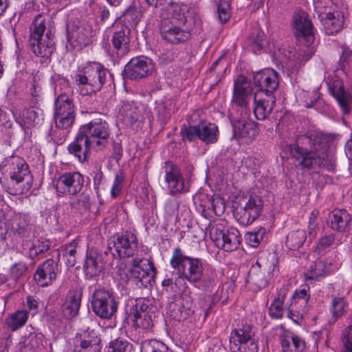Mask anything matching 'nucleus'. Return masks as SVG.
I'll list each match as a JSON object with an SVG mask.
<instances>
[{
    "label": "nucleus",
    "instance_id": "43",
    "mask_svg": "<svg viewBox=\"0 0 352 352\" xmlns=\"http://www.w3.org/2000/svg\"><path fill=\"white\" fill-rule=\"evenodd\" d=\"M331 95L338 101L342 110L347 113L349 110L350 96L344 89V87L340 84H334L330 89Z\"/></svg>",
    "mask_w": 352,
    "mask_h": 352
},
{
    "label": "nucleus",
    "instance_id": "15",
    "mask_svg": "<svg viewBox=\"0 0 352 352\" xmlns=\"http://www.w3.org/2000/svg\"><path fill=\"white\" fill-rule=\"evenodd\" d=\"M68 42L74 48L81 50L91 42V38L95 36L92 25L87 23L80 24H68L67 26Z\"/></svg>",
    "mask_w": 352,
    "mask_h": 352
},
{
    "label": "nucleus",
    "instance_id": "64",
    "mask_svg": "<svg viewBox=\"0 0 352 352\" xmlns=\"http://www.w3.org/2000/svg\"><path fill=\"white\" fill-rule=\"evenodd\" d=\"M341 342L342 352H352V325L347 326L342 331Z\"/></svg>",
    "mask_w": 352,
    "mask_h": 352
},
{
    "label": "nucleus",
    "instance_id": "38",
    "mask_svg": "<svg viewBox=\"0 0 352 352\" xmlns=\"http://www.w3.org/2000/svg\"><path fill=\"white\" fill-rule=\"evenodd\" d=\"M41 116V113L33 108L24 109L16 120L22 127L30 129L39 124L43 119Z\"/></svg>",
    "mask_w": 352,
    "mask_h": 352
},
{
    "label": "nucleus",
    "instance_id": "44",
    "mask_svg": "<svg viewBox=\"0 0 352 352\" xmlns=\"http://www.w3.org/2000/svg\"><path fill=\"white\" fill-rule=\"evenodd\" d=\"M76 112V107L72 96L62 95L57 97L54 102V113Z\"/></svg>",
    "mask_w": 352,
    "mask_h": 352
},
{
    "label": "nucleus",
    "instance_id": "37",
    "mask_svg": "<svg viewBox=\"0 0 352 352\" xmlns=\"http://www.w3.org/2000/svg\"><path fill=\"white\" fill-rule=\"evenodd\" d=\"M199 140L206 144H214L219 138L218 126L210 122H201L198 124Z\"/></svg>",
    "mask_w": 352,
    "mask_h": 352
},
{
    "label": "nucleus",
    "instance_id": "53",
    "mask_svg": "<svg viewBox=\"0 0 352 352\" xmlns=\"http://www.w3.org/2000/svg\"><path fill=\"white\" fill-rule=\"evenodd\" d=\"M73 210L80 214L87 213L90 208L89 197L85 193L80 194L76 199L70 201Z\"/></svg>",
    "mask_w": 352,
    "mask_h": 352
},
{
    "label": "nucleus",
    "instance_id": "40",
    "mask_svg": "<svg viewBox=\"0 0 352 352\" xmlns=\"http://www.w3.org/2000/svg\"><path fill=\"white\" fill-rule=\"evenodd\" d=\"M344 17L339 13L336 16L334 13H328L322 20L325 33L331 35L340 31L344 25Z\"/></svg>",
    "mask_w": 352,
    "mask_h": 352
},
{
    "label": "nucleus",
    "instance_id": "19",
    "mask_svg": "<svg viewBox=\"0 0 352 352\" xmlns=\"http://www.w3.org/2000/svg\"><path fill=\"white\" fill-rule=\"evenodd\" d=\"M170 22L193 28L195 23V10L187 4L170 1L168 5Z\"/></svg>",
    "mask_w": 352,
    "mask_h": 352
},
{
    "label": "nucleus",
    "instance_id": "35",
    "mask_svg": "<svg viewBox=\"0 0 352 352\" xmlns=\"http://www.w3.org/2000/svg\"><path fill=\"white\" fill-rule=\"evenodd\" d=\"M119 113L124 122L131 126H139L143 120L140 110L133 102H124L120 109Z\"/></svg>",
    "mask_w": 352,
    "mask_h": 352
},
{
    "label": "nucleus",
    "instance_id": "6",
    "mask_svg": "<svg viewBox=\"0 0 352 352\" xmlns=\"http://www.w3.org/2000/svg\"><path fill=\"white\" fill-rule=\"evenodd\" d=\"M118 302L111 289L104 287L95 290L92 295L91 308L102 319H110L117 312Z\"/></svg>",
    "mask_w": 352,
    "mask_h": 352
},
{
    "label": "nucleus",
    "instance_id": "7",
    "mask_svg": "<svg viewBox=\"0 0 352 352\" xmlns=\"http://www.w3.org/2000/svg\"><path fill=\"white\" fill-rule=\"evenodd\" d=\"M79 129L87 135L96 151H103L109 144L110 129L108 123L101 118H95Z\"/></svg>",
    "mask_w": 352,
    "mask_h": 352
},
{
    "label": "nucleus",
    "instance_id": "18",
    "mask_svg": "<svg viewBox=\"0 0 352 352\" xmlns=\"http://www.w3.org/2000/svg\"><path fill=\"white\" fill-rule=\"evenodd\" d=\"M253 82L254 85L258 88L256 94H274L279 84L278 74L272 69H264L254 74Z\"/></svg>",
    "mask_w": 352,
    "mask_h": 352
},
{
    "label": "nucleus",
    "instance_id": "1",
    "mask_svg": "<svg viewBox=\"0 0 352 352\" xmlns=\"http://www.w3.org/2000/svg\"><path fill=\"white\" fill-rule=\"evenodd\" d=\"M109 72L98 62H88L78 67L74 77L75 85L82 96L91 95L101 90L107 82Z\"/></svg>",
    "mask_w": 352,
    "mask_h": 352
},
{
    "label": "nucleus",
    "instance_id": "22",
    "mask_svg": "<svg viewBox=\"0 0 352 352\" xmlns=\"http://www.w3.org/2000/svg\"><path fill=\"white\" fill-rule=\"evenodd\" d=\"M60 272L57 262L48 258L40 264L34 274V280L42 287L51 285L56 279Z\"/></svg>",
    "mask_w": 352,
    "mask_h": 352
},
{
    "label": "nucleus",
    "instance_id": "11",
    "mask_svg": "<svg viewBox=\"0 0 352 352\" xmlns=\"http://www.w3.org/2000/svg\"><path fill=\"white\" fill-rule=\"evenodd\" d=\"M276 266L273 264L262 265L259 261L252 265L247 278V283L254 292L264 289L268 285L269 280L273 276Z\"/></svg>",
    "mask_w": 352,
    "mask_h": 352
},
{
    "label": "nucleus",
    "instance_id": "2",
    "mask_svg": "<svg viewBox=\"0 0 352 352\" xmlns=\"http://www.w3.org/2000/svg\"><path fill=\"white\" fill-rule=\"evenodd\" d=\"M0 169L7 173L12 182L19 185L17 188H8L6 191L9 194H25L32 188V176L28 164L22 157L14 155L6 157L0 164Z\"/></svg>",
    "mask_w": 352,
    "mask_h": 352
},
{
    "label": "nucleus",
    "instance_id": "34",
    "mask_svg": "<svg viewBox=\"0 0 352 352\" xmlns=\"http://www.w3.org/2000/svg\"><path fill=\"white\" fill-rule=\"evenodd\" d=\"M330 227L332 230L340 232H346L349 230L351 221V214L345 210L335 209L329 217Z\"/></svg>",
    "mask_w": 352,
    "mask_h": 352
},
{
    "label": "nucleus",
    "instance_id": "57",
    "mask_svg": "<svg viewBox=\"0 0 352 352\" xmlns=\"http://www.w3.org/2000/svg\"><path fill=\"white\" fill-rule=\"evenodd\" d=\"M51 247V242L48 239H39L36 243L33 244L29 249V257L34 259L41 254L47 252Z\"/></svg>",
    "mask_w": 352,
    "mask_h": 352
},
{
    "label": "nucleus",
    "instance_id": "27",
    "mask_svg": "<svg viewBox=\"0 0 352 352\" xmlns=\"http://www.w3.org/2000/svg\"><path fill=\"white\" fill-rule=\"evenodd\" d=\"M148 309V305L144 303V299L136 300L129 314V318L133 321L134 326L144 329H148L152 326L151 317L147 314Z\"/></svg>",
    "mask_w": 352,
    "mask_h": 352
},
{
    "label": "nucleus",
    "instance_id": "10",
    "mask_svg": "<svg viewBox=\"0 0 352 352\" xmlns=\"http://www.w3.org/2000/svg\"><path fill=\"white\" fill-rule=\"evenodd\" d=\"M164 173V179L167 184L168 193L176 196L189 192L190 184L189 181H185L182 173L177 165L171 161L164 162L162 166Z\"/></svg>",
    "mask_w": 352,
    "mask_h": 352
},
{
    "label": "nucleus",
    "instance_id": "54",
    "mask_svg": "<svg viewBox=\"0 0 352 352\" xmlns=\"http://www.w3.org/2000/svg\"><path fill=\"white\" fill-rule=\"evenodd\" d=\"M332 300L330 305V311L332 314V317L337 320L344 314V308L346 306V302L343 297L331 296Z\"/></svg>",
    "mask_w": 352,
    "mask_h": 352
},
{
    "label": "nucleus",
    "instance_id": "45",
    "mask_svg": "<svg viewBox=\"0 0 352 352\" xmlns=\"http://www.w3.org/2000/svg\"><path fill=\"white\" fill-rule=\"evenodd\" d=\"M197 283L205 291L212 292L217 283V274L212 267L203 270V276Z\"/></svg>",
    "mask_w": 352,
    "mask_h": 352
},
{
    "label": "nucleus",
    "instance_id": "5",
    "mask_svg": "<svg viewBox=\"0 0 352 352\" xmlns=\"http://www.w3.org/2000/svg\"><path fill=\"white\" fill-rule=\"evenodd\" d=\"M263 207L262 197L254 192H250L235 208L234 218L242 226L250 225L260 217Z\"/></svg>",
    "mask_w": 352,
    "mask_h": 352
},
{
    "label": "nucleus",
    "instance_id": "41",
    "mask_svg": "<svg viewBox=\"0 0 352 352\" xmlns=\"http://www.w3.org/2000/svg\"><path fill=\"white\" fill-rule=\"evenodd\" d=\"M256 336L254 327L247 323H241L231 333L230 342L255 339Z\"/></svg>",
    "mask_w": 352,
    "mask_h": 352
},
{
    "label": "nucleus",
    "instance_id": "33",
    "mask_svg": "<svg viewBox=\"0 0 352 352\" xmlns=\"http://www.w3.org/2000/svg\"><path fill=\"white\" fill-rule=\"evenodd\" d=\"M192 305V303L190 300H185L184 298L179 301L172 302L168 305L167 314L176 321L185 320L193 312Z\"/></svg>",
    "mask_w": 352,
    "mask_h": 352
},
{
    "label": "nucleus",
    "instance_id": "50",
    "mask_svg": "<svg viewBox=\"0 0 352 352\" xmlns=\"http://www.w3.org/2000/svg\"><path fill=\"white\" fill-rule=\"evenodd\" d=\"M28 318L26 311L18 310L7 318L6 323L12 331H16L25 324Z\"/></svg>",
    "mask_w": 352,
    "mask_h": 352
},
{
    "label": "nucleus",
    "instance_id": "63",
    "mask_svg": "<svg viewBox=\"0 0 352 352\" xmlns=\"http://www.w3.org/2000/svg\"><path fill=\"white\" fill-rule=\"evenodd\" d=\"M109 348L111 352H133V345L125 340H115L110 342Z\"/></svg>",
    "mask_w": 352,
    "mask_h": 352
},
{
    "label": "nucleus",
    "instance_id": "26",
    "mask_svg": "<svg viewBox=\"0 0 352 352\" xmlns=\"http://www.w3.org/2000/svg\"><path fill=\"white\" fill-rule=\"evenodd\" d=\"M232 126L234 137L236 138L254 139L258 134L257 123L248 118L247 112L241 118L233 120Z\"/></svg>",
    "mask_w": 352,
    "mask_h": 352
},
{
    "label": "nucleus",
    "instance_id": "25",
    "mask_svg": "<svg viewBox=\"0 0 352 352\" xmlns=\"http://www.w3.org/2000/svg\"><path fill=\"white\" fill-rule=\"evenodd\" d=\"M253 89L244 76H239L234 81L232 104L246 108L252 96Z\"/></svg>",
    "mask_w": 352,
    "mask_h": 352
},
{
    "label": "nucleus",
    "instance_id": "58",
    "mask_svg": "<svg viewBox=\"0 0 352 352\" xmlns=\"http://www.w3.org/2000/svg\"><path fill=\"white\" fill-rule=\"evenodd\" d=\"M12 229L14 233L18 234L21 238H28L30 234V228L23 217L16 219L12 223Z\"/></svg>",
    "mask_w": 352,
    "mask_h": 352
},
{
    "label": "nucleus",
    "instance_id": "20",
    "mask_svg": "<svg viewBox=\"0 0 352 352\" xmlns=\"http://www.w3.org/2000/svg\"><path fill=\"white\" fill-rule=\"evenodd\" d=\"M74 352H100L101 339L98 333L87 328L78 333L74 338Z\"/></svg>",
    "mask_w": 352,
    "mask_h": 352
},
{
    "label": "nucleus",
    "instance_id": "3",
    "mask_svg": "<svg viewBox=\"0 0 352 352\" xmlns=\"http://www.w3.org/2000/svg\"><path fill=\"white\" fill-rule=\"evenodd\" d=\"M170 265L177 272L179 278H183L190 283L197 284L203 276L201 259L185 255L179 247L173 250Z\"/></svg>",
    "mask_w": 352,
    "mask_h": 352
},
{
    "label": "nucleus",
    "instance_id": "59",
    "mask_svg": "<svg viewBox=\"0 0 352 352\" xmlns=\"http://www.w3.org/2000/svg\"><path fill=\"white\" fill-rule=\"evenodd\" d=\"M197 125H184L181 128L180 135L184 142H192L199 139V131Z\"/></svg>",
    "mask_w": 352,
    "mask_h": 352
},
{
    "label": "nucleus",
    "instance_id": "12",
    "mask_svg": "<svg viewBox=\"0 0 352 352\" xmlns=\"http://www.w3.org/2000/svg\"><path fill=\"white\" fill-rule=\"evenodd\" d=\"M192 29V27L163 20L160 31L163 40L166 42L179 45L186 43L191 38Z\"/></svg>",
    "mask_w": 352,
    "mask_h": 352
},
{
    "label": "nucleus",
    "instance_id": "62",
    "mask_svg": "<svg viewBox=\"0 0 352 352\" xmlns=\"http://www.w3.org/2000/svg\"><path fill=\"white\" fill-rule=\"evenodd\" d=\"M218 17L221 23H226L230 17V4L228 1L219 0L217 3Z\"/></svg>",
    "mask_w": 352,
    "mask_h": 352
},
{
    "label": "nucleus",
    "instance_id": "30",
    "mask_svg": "<svg viewBox=\"0 0 352 352\" xmlns=\"http://www.w3.org/2000/svg\"><path fill=\"white\" fill-rule=\"evenodd\" d=\"M142 268H131V277L139 287H147L156 275V268L152 261H146Z\"/></svg>",
    "mask_w": 352,
    "mask_h": 352
},
{
    "label": "nucleus",
    "instance_id": "61",
    "mask_svg": "<svg viewBox=\"0 0 352 352\" xmlns=\"http://www.w3.org/2000/svg\"><path fill=\"white\" fill-rule=\"evenodd\" d=\"M155 111H156L157 118L162 124H165L171 116L168 105L164 102L160 101L156 102Z\"/></svg>",
    "mask_w": 352,
    "mask_h": 352
},
{
    "label": "nucleus",
    "instance_id": "8",
    "mask_svg": "<svg viewBox=\"0 0 352 352\" xmlns=\"http://www.w3.org/2000/svg\"><path fill=\"white\" fill-rule=\"evenodd\" d=\"M210 236L217 247L226 252L237 250L241 242V236L237 229L226 228L221 223L212 227Z\"/></svg>",
    "mask_w": 352,
    "mask_h": 352
},
{
    "label": "nucleus",
    "instance_id": "36",
    "mask_svg": "<svg viewBox=\"0 0 352 352\" xmlns=\"http://www.w3.org/2000/svg\"><path fill=\"white\" fill-rule=\"evenodd\" d=\"M102 268V256L94 250H88L84 264L86 276L89 278L96 276Z\"/></svg>",
    "mask_w": 352,
    "mask_h": 352
},
{
    "label": "nucleus",
    "instance_id": "60",
    "mask_svg": "<svg viewBox=\"0 0 352 352\" xmlns=\"http://www.w3.org/2000/svg\"><path fill=\"white\" fill-rule=\"evenodd\" d=\"M28 270V264L23 261H19L12 265L10 269V278L15 281L25 275Z\"/></svg>",
    "mask_w": 352,
    "mask_h": 352
},
{
    "label": "nucleus",
    "instance_id": "23",
    "mask_svg": "<svg viewBox=\"0 0 352 352\" xmlns=\"http://www.w3.org/2000/svg\"><path fill=\"white\" fill-rule=\"evenodd\" d=\"M93 144L82 131L78 129L74 140L67 146V151L80 163L88 161Z\"/></svg>",
    "mask_w": 352,
    "mask_h": 352
},
{
    "label": "nucleus",
    "instance_id": "46",
    "mask_svg": "<svg viewBox=\"0 0 352 352\" xmlns=\"http://www.w3.org/2000/svg\"><path fill=\"white\" fill-rule=\"evenodd\" d=\"M307 239L306 232L304 230H297L288 234L286 238V245L290 250H298L305 243Z\"/></svg>",
    "mask_w": 352,
    "mask_h": 352
},
{
    "label": "nucleus",
    "instance_id": "32",
    "mask_svg": "<svg viewBox=\"0 0 352 352\" xmlns=\"http://www.w3.org/2000/svg\"><path fill=\"white\" fill-rule=\"evenodd\" d=\"M282 352H305V342L289 331H285L279 336Z\"/></svg>",
    "mask_w": 352,
    "mask_h": 352
},
{
    "label": "nucleus",
    "instance_id": "28",
    "mask_svg": "<svg viewBox=\"0 0 352 352\" xmlns=\"http://www.w3.org/2000/svg\"><path fill=\"white\" fill-rule=\"evenodd\" d=\"M309 290V286L304 285L294 292L289 307V317H291L290 314H292L294 311H297L301 316L308 312L310 307Z\"/></svg>",
    "mask_w": 352,
    "mask_h": 352
},
{
    "label": "nucleus",
    "instance_id": "17",
    "mask_svg": "<svg viewBox=\"0 0 352 352\" xmlns=\"http://www.w3.org/2000/svg\"><path fill=\"white\" fill-rule=\"evenodd\" d=\"M290 153L296 160H301L299 164L305 168H315L316 167H324L327 165L325 158L327 155L318 153L312 150L308 151L298 144L290 146Z\"/></svg>",
    "mask_w": 352,
    "mask_h": 352
},
{
    "label": "nucleus",
    "instance_id": "4",
    "mask_svg": "<svg viewBox=\"0 0 352 352\" xmlns=\"http://www.w3.org/2000/svg\"><path fill=\"white\" fill-rule=\"evenodd\" d=\"M45 19L41 15L36 16L30 27L29 45L32 52L37 56L49 58L54 51V42L52 34L45 30Z\"/></svg>",
    "mask_w": 352,
    "mask_h": 352
},
{
    "label": "nucleus",
    "instance_id": "47",
    "mask_svg": "<svg viewBox=\"0 0 352 352\" xmlns=\"http://www.w3.org/2000/svg\"><path fill=\"white\" fill-rule=\"evenodd\" d=\"M54 82V93L58 96L62 95L72 96V92L69 80L60 74H55L52 76Z\"/></svg>",
    "mask_w": 352,
    "mask_h": 352
},
{
    "label": "nucleus",
    "instance_id": "55",
    "mask_svg": "<svg viewBox=\"0 0 352 352\" xmlns=\"http://www.w3.org/2000/svg\"><path fill=\"white\" fill-rule=\"evenodd\" d=\"M141 352H170L168 346L157 340H146L141 344Z\"/></svg>",
    "mask_w": 352,
    "mask_h": 352
},
{
    "label": "nucleus",
    "instance_id": "9",
    "mask_svg": "<svg viewBox=\"0 0 352 352\" xmlns=\"http://www.w3.org/2000/svg\"><path fill=\"white\" fill-rule=\"evenodd\" d=\"M108 247L114 256L116 254L120 258L133 257L138 252V240L135 234L126 231L113 236Z\"/></svg>",
    "mask_w": 352,
    "mask_h": 352
},
{
    "label": "nucleus",
    "instance_id": "48",
    "mask_svg": "<svg viewBox=\"0 0 352 352\" xmlns=\"http://www.w3.org/2000/svg\"><path fill=\"white\" fill-rule=\"evenodd\" d=\"M232 352H258L257 339L230 342Z\"/></svg>",
    "mask_w": 352,
    "mask_h": 352
},
{
    "label": "nucleus",
    "instance_id": "31",
    "mask_svg": "<svg viewBox=\"0 0 352 352\" xmlns=\"http://www.w3.org/2000/svg\"><path fill=\"white\" fill-rule=\"evenodd\" d=\"M82 288L74 287L70 289L66 297L62 309L64 316L67 319H72L78 314L81 304Z\"/></svg>",
    "mask_w": 352,
    "mask_h": 352
},
{
    "label": "nucleus",
    "instance_id": "52",
    "mask_svg": "<svg viewBox=\"0 0 352 352\" xmlns=\"http://www.w3.org/2000/svg\"><path fill=\"white\" fill-rule=\"evenodd\" d=\"M248 41L254 53L260 52L265 44V34L262 30L256 29L250 34Z\"/></svg>",
    "mask_w": 352,
    "mask_h": 352
},
{
    "label": "nucleus",
    "instance_id": "21",
    "mask_svg": "<svg viewBox=\"0 0 352 352\" xmlns=\"http://www.w3.org/2000/svg\"><path fill=\"white\" fill-rule=\"evenodd\" d=\"M339 135L335 133H324L318 129H309L305 135L306 142L310 150L327 155L330 144L338 139Z\"/></svg>",
    "mask_w": 352,
    "mask_h": 352
},
{
    "label": "nucleus",
    "instance_id": "24",
    "mask_svg": "<svg viewBox=\"0 0 352 352\" xmlns=\"http://www.w3.org/2000/svg\"><path fill=\"white\" fill-rule=\"evenodd\" d=\"M130 34L131 30L128 25H116V30L112 35L111 43L113 52L119 58L125 56L130 51Z\"/></svg>",
    "mask_w": 352,
    "mask_h": 352
},
{
    "label": "nucleus",
    "instance_id": "56",
    "mask_svg": "<svg viewBox=\"0 0 352 352\" xmlns=\"http://www.w3.org/2000/svg\"><path fill=\"white\" fill-rule=\"evenodd\" d=\"M78 243V241L74 239L69 244H66L63 247V255L66 258V263L69 267H74L76 264Z\"/></svg>",
    "mask_w": 352,
    "mask_h": 352
},
{
    "label": "nucleus",
    "instance_id": "13",
    "mask_svg": "<svg viewBox=\"0 0 352 352\" xmlns=\"http://www.w3.org/2000/svg\"><path fill=\"white\" fill-rule=\"evenodd\" d=\"M292 26L294 35L305 45H311L314 39V25L309 19V14L304 10H296L292 17Z\"/></svg>",
    "mask_w": 352,
    "mask_h": 352
},
{
    "label": "nucleus",
    "instance_id": "39",
    "mask_svg": "<svg viewBox=\"0 0 352 352\" xmlns=\"http://www.w3.org/2000/svg\"><path fill=\"white\" fill-rule=\"evenodd\" d=\"M287 289L285 286L280 288L277 296L272 301L269 307V315L275 319L282 318L283 316V302L287 296Z\"/></svg>",
    "mask_w": 352,
    "mask_h": 352
},
{
    "label": "nucleus",
    "instance_id": "14",
    "mask_svg": "<svg viewBox=\"0 0 352 352\" xmlns=\"http://www.w3.org/2000/svg\"><path fill=\"white\" fill-rule=\"evenodd\" d=\"M155 69V63L147 56H139L131 58L124 67L126 78L138 80L151 76Z\"/></svg>",
    "mask_w": 352,
    "mask_h": 352
},
{
    "label": "nucleus",
    "instance_id": "49",
    "mask_svg": "<svg viewBox=\"0 0 352 352\" xmlns=\"http://www.w3.org/2000/svg\"><path fill=\"white\" fill-rule=\"evenodd\" d=\"M335 245H338L336 243L335 234H330L329 235H325L318 240L314 252L318 254L324 255Z\"/></svg>",
    "mask_w": 352,
    "mask_h": 352
},
{
    "label": "nucleus",
    "instance_id": "29",
    "mask_svg": "<svg viewBox=\"0 0 352 352\" xmlns=\"http://www.w3.org/2000/svg\"><path fill=\"white\" fill-rule=\"evenodd\" d=\"M276 104L274 94H255L254 97V113L258 120L266 119L272 112Z\"/></svg>",
    "mask_w": 352,
    "mask_h": 352
},
{
    "label": "nucleus",
    "instance_id": "16",
    "mask_svg": "<svg viewBox=\"0 0 352 352\" xmlns=\"http://www.w3.org/2000/svg\"><path fill=\"white\" fill-rule=\"evenodd\" d=\"M84 185V177L79 172H65L58 177L55 187L58 195H76Z\"/></svg>",
    "mask_w": 352,
    "mask_h": 352
},
{
    "label": "nucleus",
    "instance_id": "42",
    "mask_svg": "<svg viewBox=\"0 0 352 352\" xmlns=\"http://www.w3.org/2000/svg\"><path fill=\"white\" fill-rule=\"evenodd\" d=\"M304 274L307 280L318 281L327 274L326 264L322 261H316L311 264Z\"/></svg>",
    "mask_w": 352,
    "mask_h": 352
},
{
    "label": "nucleus",
    "instance_id": "51",
    "mask_svg": "<svg viewBox=\"0 0 352 352\" xmlns=\"http://www.w3.org/2000/svg\"><path fill=\"white\" fill-rule=\"evenodd\" d=\"M54 118L56 128L70 129L75 121L76 112L54 113Z\"/></svg>",
    "mask_w": 352,
    "mask_h": 352
}]
</instances>
